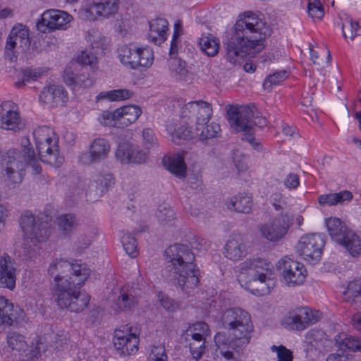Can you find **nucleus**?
I'll list each match as a JSON object with an SVG mask.
<instances>
[{
  "label": "nucleus",
  "instance_id": "1",
  "mask_svg": "<svg viewBox=\"0 0 361 361\" xmlns=\"http://www.w3.org/2000/svg\"><path fill=\"white\" fill-rule=\"evenodd\" d=\"M271 29L258 16L245 12L233 27V32L226 44V57L233 65H237L248 54L261 51L264 39L270 35Z\"/></svg>",
  "mask_w": 361,
  "mask_h": 361
},
{
  "label": "nucleus",
  "instance_id": "2",
  "mask_svg": "<svg viewBox=\"0 0 361 361\" xmlns=\"http://www.w3.org/2000/svg\"><path fill=\"white\" fill-rule=\"evenodd\" d=\"M164 255L168 263L169 280L186 292L197 286L200 271L192 262L195 255L188 246L183 244L170 245Z\"/></svg>",
  "mask_w": 361,
  "mask_h": 361
},
{
  "label": "nucleus",
  "instance_id": "3",
  "mask_svg": "<svg viewBox=\"0 0 361 361\" xmlns=\"http://www.w3.org/2000/svg\"><path fill=\"white\" fill-rule=\"evenodd\" d=\"M222 324L228 330L233 349H243L250 343L253 325L250 314L240 307L226 310L221 317Z\"/></svg>",
  "mask_w": 361,
  "mask_h": 361
},
{
  "label": "nucleus",
  "instance_id": "4",
  "mask_svg": "<svg viewBox=\"0 0 361 361\" xmlns=\"http://www.w3.org/2000/svg\"><path fill=\"white\" fill-rule=\"evenodd\" d=\"M26 149L25 154L27 155L22 154L18 149H10L2 160L4 180L10 187L15 188L22 182L25 164L30 166L35 174L40 173L42 171L34 150Z\"/></svg>",
  "mask_w": 361,
  "mask_h": 361
},
{
  "label": "nucleus",
  "instance_id": "5",
  "mask_svg": "<svg viewBox=\"0 0 361 361\" xmlns=\"http://www.w3.org/2000/svg\"><path fill=\"white\" fill-rule=\"evenodd\" d=\"M86 281H79V277H76L71 280L58 281L54 284L53 296L57 305L73 312L83 311L90 302V296L80 291Z\"/></svg>",
  "mask_w": 361,
  "mask_h": 361
},
{
  "label": "nucleus",
  "instance_id": "6",
  "mask_svg": "<svg viewBox=\"0 0 361 361\" xmlns=\"http://www.w3.org/2000/svg\"><path fill=\"white\" fill-rule=\"evenodd\" d=\"M51 217L48 215L40 214L34 215L30 211L24 212L20 219V224L24 233V249L25 255L32 257V252L39 243L45 242L50 233Z\"/></svg>",
  "mask_w": 361,
  "mask_h": 361
},
{
  "label": "nucleus",
  "instance_id": "7",
  "mask_svg": "<svg viewBox=\"0 0 361 361\" xmlns=\"http://www.w3.org/2000/svg\"><path fill=\"white\" fill-rule=\"evenodd\" d=\"M228 120L231 126L236 131L245 132L242 137L243 140H246L257 150H259L260 144L253 136V128L256 126L259 127L265 126L267 121L262 118L259 122L254 118V112L250 106L235 107L230 106L227 110Z\"/></svg>",
  "mask_w": 361,
  "mask_h": 361
},
{
  "label": "nucleus",
  "instance_id": "8",
  "mask_svg": "<svg viewBox=\"0 0 361 361\" xmlns=\"http://www.w3.org/2000/svg\"><path fill=\"white\" fill-rule=\"evenodd\" d=\"M273 269L271 263L259 257L247 259L241 264L242 271L247 272L252 278L253 282L259 283V288L252 290L254 295L260 296L269 293L274 285L271 278Z\"/></svg>",
  "mask_w": 361,
  "mask_h": 361
},
{
  "label": "nucleus",
  "instance_id": "9",
  "mask_svg": "<svg viewBox=\"0 0 361 361\" xmlns=\"http://www.w3.org/2000/svg\"><path fill=\"white\" fill-rule=\"evenodd\" d=\"M91 270L87 264L75 261L71 262L61 258L54 259L49 264L48 273L54 278V284L58 281L71 280L79 277V281L87 280Z\"/></svg>",
  "mask_w": 361,
  "mask_h": 361
},
{
  "label": "nucleus",
  "instance_id": "10",
  "mask_svg": "<svg viewBox=\"0 0 361 361\" xmlns=\"http://www.w3.org/2000/svg\"><path fill=\"white\" fill-rule=\"evenodd\" d=\"M213 115L212 104L209 102L199 100L189 102L184 104L180 111V117L190 122L195 121V130L206 125Z\"/></svg>",
  "mask_w": 361,
  "mask_h": 361
},
{
  "label": "nucleus",
  "instance_id": "11",
  "mask_svg": "<svg viewBox=\"0 0 361 361\" xmlns=\"http://www.w3.org/2000/svg\"><path fill=\"white\" fill-rule=\"evenodd\" d=\"M324 244L322 234H308L300 238L296 250L305 260L315 263L321 258Z\"/></svg>",
  "mask_w": 361,
  "mask_h": 361
},
{
  "label": "nucleus",
  "instance_id": "12",
  "mask_svg": "<svg viewBox=\"0 0 361 361\" xmlns=\"http://www.w3.org/2000/svg\"><path fill=\"white\" fill-rule=\"evenodd\" d=\"M292 221V217L287 213H282L271 221L259 226V231L266 240L276 243L287 234Z\"/></svg>",
  "mask_w": 361,
  "mask_h": 361
},
{
  "label": "nucleus",
  "instance_id": "13",
  "mask_svg": "<svg viewBox=\"0 0 361 361\" xmlns=\"http://www.w3.org/2000/svg\"><path fill=\"white\" fill-rule=\"evenodd\" d=\"M58 141V137L54 134V137L49 136L43 141L35 142L39 159L56 168L60 167L64 161L63 157L59 154Z\"/></svg>",
  "mask_w": 361,
  "mask_h": 361
},
{
  "label": "nucleus",
  "instance_id": "14",
  "mask_svg": "<svg viewBox=\"0 0 361 361\" xmlns=\"http://www.w3.org/2000/svg\"><path fill=\"white\" fill-rule=\"evenodd\" d=\"M72 19V16L67 12L50 9L42 14L41 19L37 23V26L38 30L42 32L56 30H66Z\"/></svg>",
  "mask_w": 361,
  "mask_h": 361
},
{
  "label": "nucleus",
  "instance_id": "15",
  "mask_svg": "<svg viewBox=\"0 0 361 361\" xmlns=\"http://www.w3.org/2000/svg\"><path fill=\"white\" fill-rule=\"evenodd\" d=\"M279 269L288 286L301 285L305 280L307 271L304 265L287 257L279 261Z\"/></svg>",
  "mask_w": 361,
  "mask_h": 361
},
{
  "label": "nucleus",
  "instance_id": "16",
  "mask_svg": "<svg viewBox=\"0 0 361 361\" xmlns=\"http://www.w3.org/2000/svg\"><path fill=\"white\" fill-rule=\"evenodd\" d=\"M318 320L317 312H314L307 307H302L290 312L289 315L283 319V324L289 329L302 331Z\"/></svg>",
  "mask_w": 361,
  "mask_h": 361
},
{
  "label": "nucleus",
  "instance_id": "17",
  "mask_svg": "<svg viewBox=\"0 0 361 361\" xmlns=\"http://www.w3.org/2000/svg\"><path fill=\"white\" fill-rule=\"evenodd\" d=\"M23 126L16 104L11 101L3 102L0 105V128L18 131Z\"/></svg>",
  "mask_w": 361,
  "mask_h": 361
},
{
  "label": "nucleus",
  "instance_id": "18",
  "mask_svg": "<svg viewBox=\"0 0 361 361\" xmlns=\"http://www.w3.org/2000/svg\"><path fill=\"white\" fill-rule=\"evenodd\" d=\"M111 150L109 141L104 138L94 139L89 147V151L82 153L79 160L84 164L100 163L107 159Z\"/></svg>",
  "mask_w": 361,
  "mask_h": 361
},
{
  "label": "nucleus",
  "instance_id": "19",
  "mask_svg": "<svg viewBox=\"0 0 361 361\" xmlns=\"http://www.w3.org/2000/svg\"><path fill=\"white\" fill-rule=\"evenodd\" d=\"M123 329L115 331L114 344L121 355H129L137 351L139 339L135 334L128 332L130 328Z\"/></svg>",
  "mask_w": 361,
  "mask_h": 361
},
{
  "label": "nucleus",
  "instance_id": "20",
  "mask_svg": "<svg viewBox=\"0 0 361 361\" xmlns=\"http://www.w3.org/2000/svg\"><path fill=\"white\" fill-rule=\"evenodd\" d=\"M119 7V0H105L93 3L84 9L85 18L88 20H95L99 18H109L115 15Z\"/></svg>",
  "mask_w": 361,
  "mask_h": 361
},
{
  "label": "nucleus",
  "instance_id": "21",
  "mask_svg": "<svg viewBox=\"0 0 361 361\" xmlns=\"http://www.w3.org/2000/svg\"><path fill=\"white\" fill-rule=\"evenodd\" d=\"M6 342L8 347L12 350L23 351L25 353L26 358L24 361H33L40 354V350L37 346L32 347L30 350H27L28 345L25 337L16 332H9L6 336Z\"/></svg>",
  "mask_w": 361,
  "mask_h": 361
},
{
  "label": "nucleus",
  "instance_id": "22",
  "mask_svg": "<svg viewBox=\"0 0 361 361\" xmlns=\"http://www.w3.org/2000/svg\"><path fill=\"white\" fill-rule=\"evenodd\" d=\"M178 123L177 121H168L166 124V130L172 142L180 144L182 140H186L195 137L194 132L189 129L188 121L182 119Z\"/></svg>",
  "mask_w": 361,
  "mask_h": 361
},
{
  "label": "nucleus",
  "instance_id": "23",
  "mask_svg": "<svg viewBox=\"0 0 361 361\" xmlns=\"http://www.w3.org/2000/svg\"><path fill=\"white\" fill-rule=\"evenodd\" d=\"M14 262L7 254L0 257V288L13 290L16 286V273Z\"/></svg>",
  "mask_w": 361,
  "mask_h": 361
},
{
  "label": "nucleus",
  "instance_id": "24",
  "mask_svg": "<svg viewBox=\"0 0 361 361\" xmlns=\"http://www.w3.org/2000/svg\"><path fill=\"white\" fill-rule=\"evenodd\" d=\"M22 317L23 310L20 307H14L13 303L4 297L0 296V327L12 326Z\"/></svg>",
  "mask_w": 361,
  "mask_h": 361
},
{
  "label": "nucleus",
  "instance_id": "25",
  "mask_svg": "<svg viewBox=\"0 0 361 361\" xmlns=\"http://www.w3.org/2000/svg\"><path fill=\"white\" fill-rule=\"evenodd\" d=\"M64 82L73 90L81 87H90L93 85V80L83 69H64L63 74Z\"/></svg>",
  "mask_w": 361,
  "mask_h": 361
},
{
  "label": "nucleus",
  "instance_id": "26",
  "mask_svg": "<svg viewBox=\"0 0 361 361\" xmlns=\"http://www.w3.org/2000/svg\"><path fill=\"white\" fill-rule=\"evenodd\" d=\"M68 93L62 85H52L45 87L39 94V100L51 106L66 102Z\"/></svg>",
  "mask_w": 361,
  "mask_h": 361
},
{
  "label": "nucleus",
  "instance_id": "27",
  "mask_svg": "<svg viewBox=\"0 0 361 361\" xmlns=\"http://www.w3.org/2000/svg\"><path fill=\"white\" fill-rule=\"evenodd\" d=\"M148 39L155 44H160L167 39L169 23L162 18H157L149 23Z\"/></svg>",
  "mask_w": 361,
  "mask_h": 361
},
{
  "label": "nucleus",
  "instance_id": "28",
  "mask_svg": "<svg viewBox=\"0 0 361 361\" xmlns=\"http://www.w3.org/2000/svg\"><path fill=\"white\" fill-rule=\"evenodd\" d=\"M224 250L225 256L233 261L239 260L247 255L246 246L238 235H233L228 240Z\"/></svg>",
  "mask_w": 361,
  "mask_h": 361
},
{
  "label": "nucleus",
  "instance_id": "29",
  "mask_svg": "<svg viewBox=\"0 0 361 361\" xmlns=\"http://www.w3.org/2000/svg\"><path fill=\"white\" fill-rule=\"evenodd\" d=\"M337 243L343 246L352 257H356L361 254V239L351 229L345 233L341 241Z\"/></svg>",
  "mask_w": 361,
  "mask_h": 361
},
{
  "label": "nucleus",
  "instance_id": "30",
  "mask_svg": "<svg viewBox=\"0 0 361 361\" xmlns=\"http://www.w3.org/2000/svg\"><path fill=\"white\" fill-rule=\"evenodd\" d=\"M13 71L14 83L18 87L25 85L26 82L36 80L47 72L45 69L38 70V71L37 69H13Z\"/></svg>",
  "mask_w": 361,
  "mask_h": 361
},
{
  "label": "nucleus",
  "instance_id": "31",
  "mask_svg": "<svg viewBox=\"0 0 361 361\" xmlns=\"http://www.w3.org/2000/svg\"><path fill=\"white\" fill-rule=\"evenodd\" d=\"M352 199V192L348 190H343L336 193L321 195L318 197V202L322 206H334L338 204L349 202Z\"/></svg>",
  "mask_w": 361,
  "mask_h": 361
},
{
  "label": "nucleus",
  "instance_id": "32",
  "mask_svg": "<svg viewBox=\"0 0 361 361\" xmlns=\"http://www.w3.org/2000/svg\"><path fill=\"white\" fill-rule=\"evenodd\" d=\"M121 128L135 123L142 114V109L136 105L124 106L118 109Z\"/></svg>",
  "mask_w": 361,
  "mask_h": 361
},
{
  "label": "nucleus",
  "instance_id": "33",
  "mask_svg": "<svg viewBox=\"0 0 361 361\" xmlns=\"http://www.w3.org/2000/svg\"><path fill=\"white\" fill-rule=\"evenodd\" d=\"M252 198L249 195L240 193L226 202L227 207L239 213L248 214L252 209Z\"/></svg>",
  "mask_w": 361,
  "mask_h": 361
},
{
  "label": "nucleus",
  "instance_id": "34",
  "mask_svg": "<svg viewBox=\"0 0 361 361\" xmlns=\"http://www.w3.org/2000/svg\"><path fill=\"white\" fill-rule=\"evenodd\" d=\"M163 163L164 166L177 177L183 178L185 176L186 165L181 156L173 155L164 157Z\"/></svg>",
  "mask_w": 361,
  "mask_h": 361
},
{
  "label": "nucleus",
  "instance_id": "35",
  "mask_svg": "<svg viewBox=\"0 0 361 361\" xmlns=\"http://www.w3.org/2000/svg\"><path fill=\"white\" fill-rule=\"evenodd\" d=\"M326 226L331 238L336 243L341 241L345 233L350 230L341 219L336 217L327 219Z\"/></svg>",
  "mask_w": 361,
  "mask_h": 361
},
{
  "label": "nucleus",
  "instance_id": "36",
  "mask_svg": "<svg viewBox=\"0 0 361 361\" xmlns=\"http://www.w3.org/2000/svg\"><path fill=\"white\" fill-rule=\"evenodd\" d=\"M343 295L347 302L361 305V279L349 282Z\"/></svg>",
  "mask_w": 361,
  "mask_h": 361
},
{
  "label": "nucleus",
  "instance_id": "37",
  "mask_svg": "<svg viewBox=\"0 0 361 361\" xmlns=\"http://www.w3.org/2000/svg\"><path fill=\"white\" fill-rule=\"evenodd\" d=\"M56 224L64 235H70L78 226V220L73 214H63L56 219Z\"/></svg>",
  "mask_w": 361,
  "mask_h": 361
},
{
  "label": "nucleus",
  "instance_id": "38",
  "mask_svg": "<svg viewBox=\"0 0 361 361\" xmlns=\"http://www.w3.org/2000/svg\"><path fill=\"white\" fill-rule=\"evenodd\" d=\"M335 341L339 350L342 351L348 349L352 351L361 352V340L355 338L352 336L341 333L336 336Z\"/></svg>",
  "mask_w": 361,
  "mask_h": 361
},
{
  "label": "nucleus",
  "instance_id": "39",
  "mask_svg": "<svg viewBox=\"0 0 361 361\" xmlns=\"http://www.w3.org/2000/svg\"><path fill=\"white\" fill-rule=\"evenodd\" d=\"M8 36H11V40L18 44L19 47L27 48L30 44L29 30L25 25L17 24L11 30Z\"/></svg>",
  "mask_w": 361,
  "mask_h": 361
},
{
  "label": "nucleus",
  "instance_id": "40",
  "mask_svg": "<svg viewBox=\"0 0 361 361\" xmlns=\"http://www.w3.org/2000/svg\"><path fill=\"white\" fill-rule=\"evenodd\" d=\"M133 92L126 89H118L110 91L102 92L96 97V101L109 100L116 102L125 100L133 97Z\"/></svg>",
  "mask_w": 361,
  "mask_h": 361
},
{
  "label": "nucleus",
  "instance_id": "41",
  "mask_svg": "<svg viewBox=\"0 0 361 361\" xmlns=\"http://www.w3.org/2000/svg\"><path fill=\"white\" fill-rule=\"evenodd\" d=\"M201 49L209 56L217 54L219 49L218 39L212 35H202L199 40Z\"/></svg>",
  "mask_w": 361,
  "mask_h": 361
},
{
  "label": "nucleus",
  "instance_id": "42",
  "mask_svg": "<svg viewBox=\"0 0 361 361\" xmlns=\"http://www.w3.org/2000/svg\"><path fill=\"white\" fill-rule=\"evenodd\" d=\"M73 65L95 67L98 64V58L92 51L87 49L78 52L72 59Z\"/></svg>",
  "mask_w": 361,
  "mask_h": 361
},
{
  "label": "nucleus",
  "instance_id": "43",
  "mask_svg": "<svg viewBox=\"0 0 361 361\" xmlns=\"http://www.w3.org/2000/svg\"><path fill=\"white\" fill-rule=\"evenodd\" d=\"M135 61V67L149 68L154 61V53L148 48L137 49L134 53Z\"/></svg>",
  "mask_w": 361,
  "mask_h": 361
},
{
  "label": "nucleus",
  "instance_id": "44",
  "mask_svg": "<svg viewBox=\"0 0 361 361\" xmlns=\"http://www.w3.org/2000/svg\"><path fill=\"white\" fill-rule=\"evenodd\" d=\"M220 130L219 124L212 122L209 124L202 125L200 129L195 130V137H197L200 140L204 141L216 137Z\"/></svg>",
  "mask_w": 361,
  "mask_h": 361
},
{
  "label": "nucleus",
  "instance_id": "45",
  "mask_svg": "<svg viewBox=\"0 0 361 361\" xmlns=\"http://www.w3.org/2000/svg\"><path fill=\"white\" fill-rule=\"evenodd\" d=\"M290 72L286 69L280 70L269 74L263 82V89L267 92H270L274 85H279L285 80L289 75Z\"/></svg>",
  "mask_w": 361,
  "mask_h": 361
},
{
  "label": "nucleus",
  "instance_id": "46",
  "mask_svg": "<svg viewBox=\"0 0 361 361\" xmlns=\"http://www.w3.org/2000/svg\"><path fill=\"white\" fill-rule=\"evenodd\" d=\"M137 49L133 46L123 45L118 49V59L123 66H130V68H135L134 53Z\"/></svg>",
  "mask_w": 361,
  "mask_h": 361
},
{
  "label": "nucleus",
  "instance_id": "47",
  "mask_svg": "<svg viewBox=\"0 0 361 361\" xmlns=\"http://www.w3.org/2000/svg\"><path fill=\"white\" fill-rule=\"evenodd\" d=\"M114 183V179L112 175L107 173L97 176L92 187L95 188V192L97 196H102Z\"/></svg>",
  "mask_w": 361,
  "mask_h": 361
},
{
  "label": "nucleus",
  "instance_id": "48",
  "mask_svg": "<svg viewBox=\"0 0 361 361\" xmlns=\"http://www.w3.org/2000/svg\"><path fill=\"white\" fill-rule=\"evenodd\" d=\"M187 336H190L192 341L189 344L190 350L195 359L200 358L204 350L205 337H201L200 334H190L187 333Z\"/></svg>",
  "mask_w": 361,
  "mask_h": 361
},
{
  "label": "nucleus",
  "instance_id": "49",
  "mask_svg": "<svg viewBox=\"0 0 361 361\" xmlns=\"http://www.w3.org/2000/svg\"><path fill=\"white\" fill-rule=\"evenodd\" d=\"M119 115L118 109L114 111H104L97 119L102 126L121 128Z\"/></svg>",
  "mask_w": 361,
  "mask_h": 361
},
{
  "label": "nucleus",
  "instance_id": "50",
  "mask_svg": "<svg viewBox=\"0 0 361 361\" xmlns=\"http://www.w3.org/2000/svg\"><path fill=\"white\" fill-rule=\"evenodd\" d=\"M86 40L90 44L92 49H101L102 50H105L108 47L106 38L98 31L92 30L89 32L86 36Z\"/></svg>",
  "mask_w": 361,
  "mask_h": 361
},
{
  "label": "nucleus",
  "instance_id": "51",
  "mask_svg": "<svg viewBox=\"0 0 361 361\" xmlns=\"http://www.w3.org/2000/svg\"><path fill=\"white\" fill-rule=\"evenodd\" d=\"M342 30L345 38L353 40L356 36L361 35V22L354 21L351 18L346 19Z\"/></svg>",
  "mask_w": 361,
  "mask_h": 361
},
{
  "label": "nucleus",
  "instance_id": "52",
  "mask_svg": "<svg viewBox=\"0 0 361 361\" xmlns=\"http://www.w3.org/2000/svg\"><path fill=\"white\" fill-rule=\"evenodd\" d=\"M156 217L163 225H173V221L176 219L173 210L166 204L159 205L156 213Z\"/></svg>",
  "mask_w": 361,
  "mask_h": 361
},
{
  "label": "nucleus",
  "instance_id": "53",
  "mask_svg": "<svg viewBox=\"0 0 361 361\" xmlns=\"http://www.w3.org/2000/svg\"><path fill=\"white\" fill-rule=\"evenodd\" d=\"M133 144L129 142H121L115 152L116 159L123 164H130Z\"/></svg>",
  "mask_w": 361,
  "mask_h": 361
},
{
  "label": "nucleus",
  "instance_id": "54",
  "mask_svg": "<svg viewBox=\"0 0 361 361\" xmlns=\"http://www.w3.org/2000/svg\"><path fill=\"white\" fill-rule=\"evenodd\" d=\"M123 247L126 253L131 257H135L137 255V240L129 232L124 233L121 238Z\"/></svg>",
  "mask_w": 361,
  "mask_h": 361
},
{
  "label": "nucleus",
  "instance_id": "55",
  "mask_svg": "<svg viewBox=\"0 0 361 361\" xmlns=\"http://www.w3.org/2000/svg\"><path fill=\"white\" fill-rule=\"evenodd\" d=\"M11 36H8L7 37L4 47V54L6 59L11 61H14L17 59L18 53L25 51L26 48L18 46V44L11 40Z\"/></svg>",
  "mask_w": 361,
  "mask_h": 361
},
{
  "label": "nucleus",
  "instance_id": "56",
  "mask_svg": "<svg viewBox=\"0 0 361 361\" xmlns=\"http://www.w3.org/2000/svg\"><path fill=\"white\" fill-rule=\"evenodd\" d=\"M136 298L131 293L121 290V294L117 299V305L120 309H130L136 303Z\"/></svg>",
  "mask_w": 361,
  "mask_h": 361
},
{
  "label": "nucleus",
  "instance_id": "57",
  "mask_svg": "<svg viewBox=\"0 0 361 361\" xmlns=\"http://www.w3.org/2000/svg\"><path fill=\"white\" fill-rule=\"evenodd\" d=\"M148 159V151L133 144L130 164H144Z\"/></svg>",
  "mask_w": 361,
  "mask_h": 361
},
{
  "label": "nucleus",
  "instance_id": "58",
  "mask_svg": "<svg viewBox=\"0 0 361 361\" xmlns=\"http://www.w3.org/2000/svg\"><path fill=\"white\" fill-rule=\"evenodd\" d=\"M307 11L312 18L321 19L324 14V6L319 0H309Z\"/></svg>",
  "mask_w": 361,
  "mask_h": 361
},
{
  "label": "nucleus",
  "instance_id": "59",
  "mask_svg": "<svg viewBox=\"0 0 361 361\" xmlns=\"http://www.w3.org/2000/svg\"><path fill=\"white\" fill-rule=\"evenodd\" d=\"M271 350L276 353L278 361H293V356L292 352L285 346L274 345L271 347Z\"/></svg>",
  "mask_w": 361,
  "mask_h": 361
},
{
  "label": "nucleus",
  "instance_id": "60",
  "mask_svg": "<svg viewBox=\"0 0 361 361\" xmlns=\"http://www.w3.org/2000/svg\"><path fill=\"white\" fill-rule=\"evenodd\" d=\"M55 132L49 127L47 126H39L35 129L33 131V137L36 141L40 140L42 141L49 136L54 137Z\"/></svg>",
  "mask_w": 361,
  "mask_h": 361
},
{
  "label": "nucleus",
  "instance_id": "61",
  "mask_svg": "<svg viewBox=\"0 0 361 361\" xmlns=\"http://www.w3.org/2000/svg\"><path fill=\"white\" fill-rule=\"evenodd\" d=\"M166 355L165 353V348L163 345H154L151 349V353L149 355V361H166Z\"/></svg>",
  "mask_w": 361,
  "mask_h": 361
},
{
  "label": "nucleus",
  "instance_id": "62",
  "mask_svg": "<svg viewBox=\"0 0 361 361\" xmlns=\"http://www.w3.org/2000/svg\"><path fill=\"white\" fill-rule=\"evenodd\" d=\"M233 159L238 171L243 172L247 169L246 158L239 150L233 152Z\"/></svg>",
  "mask_w": 361,
  "mask_h": 361
},
{
  "label": "nucleus",
  "instance_id": "63",
  "mask_svg": "<svg viewBox=\"0 0 361 361\" xmlns=\"http://www.w3.org/2000/svg\"><path fill=\"white\" fill-rule=\"evenodd\" d=\"M171 75L177 81L188 82L192 79V74L188 69H171Z\"/></svg>",
  "mask_w": 361,
  "mask_h": 361
},
{
  "label": "nucleus",
  "instance_id": "64",
  "mask_svg": "<svg viewBox=\"0 0 361 361\" xmlns=\"http://www.w3.org/2000/svg\"><path fill=\"white\" fill-rule=\"evenodd\" d=\"M193 331L194 332H192L191 330H188V333L190 331L191 333L190 334H200L201 337H206L210 334L208 325L203 322L195 323L193 325Z\"/></svg>",
  "mask_w": 361,
  "mask_h": 361
}]
</instances>
